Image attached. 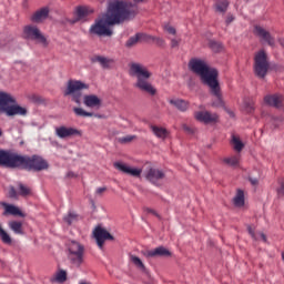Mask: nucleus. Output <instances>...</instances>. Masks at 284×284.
<instances>
[{
	"label": "nucleus",
	"instance_id": "f8f14e48",
	"mask_svg": "<svg viewBox=\"0 0 284 284\" xmlns=\"http://www.w3.org/2000/svg\"><path fill=\"white\" fill-rule=\"evenodd\" d=\"M207 87H210L211 93L215 97V100L213 101L212 105L216 106V108H223L225 104L222 99L219 81L216 80V81L212 82L211 84H209Z\"/></svg>",
	"mask_w": 284,
	"mask_h": 284
},
{
	"label": "nucleus",
	"instance_id": "2f4dec72",
	"mask_svg": "<svg viewBox=\"0 0 284 284\" xmlns=\"http://www.w3.org/2000/svg\"><path fill=\"white\" fill-rule=\"evenodd\" d=\"M233 201H234L235 207H243L244 192L242 190H239Z\"/></svg>",
	"mask_w": 284,
	"mask_h": 284
},
{
	"label": "nucleus",
	"instance_id": "c85d7f7f",
	"mask_svg": "<svg viewBox=\"0 0 284 284\" xmlns=\"http://www.w3.org/2000/svg\"><path fill=\"white\" fill-rule=\"evenodd\" d=\"M0 241H2V243H4L6 245H12V237L10 236V234H8V232H6V230H3V227H1V225H0Z\"/></svg>",
	"mask_w": 284,
	"mask_h": 284
},
{
	"label": "nucleus",
	"instance_id": "423d86ee",
	"mask_svg": "<svg viewBox=\"0 0 284 284\" xmlns=\"http://www.w3.org/2000/svg\"><path fill=\"white\" fill-rule=\"evenodd\" d=\"M68 261L75 267L80 268L83 264L84 247L77 241H71L68 244Z\"/></svg>",
	"mask_w": 284,
	"mask_h": 284
},
{
	"label": "nucleus",
	"instance_id": "a211bd4d",
	"mask_svg": "<svg viewBox=\"0 0 284 284\" xmlns=\"http://www.w3.org/2000/svg\"><path fill=\"white\" fill-rule=\"evenodd\" d=\"M143 254L146 258H155L156 256H171L170 251L164 246H159L156 248L145 251Z\"/></svg>",
	"mask_w": 284,
	"mask_h": 284
},
{
	"label": "nucleus",
	"instance_id": "ddd939ff",
	"mask_svg": "<svg viewBox=\"0 0 284 284\" xmlns=\"http://www.w3.org/2000/svg\"><path fill=\"white\" fill-rule=\"evenodd\" d=\"M194 116L197 121L205 124L215 123L219 120V115L216 113H211L209 111L195 112Z\"/></svg>",
	"mask_w": 284,
	"mask_h": 284
},
{
	"label": "nucleus",
	"instance_id": "9b49d317",
	"mask_svg": "<svg viewBox=\"0 0 284 284\" xmlns=\"http://www.w3.org/2000/svg\"><path fill=\"white\" fill-rule=\"evenodd\" d=\"M93 239H95L100 250H102L105 241H113V236L105 229L101 226H97L93 230Z\"/></svg>",
	"mask_w": 284,
	"mask_h": 284
},
{
	"label": "nucleus",
	"instance_id": "f03ea898",
	"mask_svg": "<svg viewBox=\"0 0 284 284\" xmlns=\"http://www.w3.org/2000/svg\"><path fill=\"white\" fill-rule=\"evenodd\" d=\"M0 165L36 170L37 172L48 168V163L43 158L21 155L12 150H0Z\"/></svg>",
	"mask_w": 284,
	"mask_h": 284
},
{
	"label": "nucleus",
	"instance_id": "a878e982",
	"mask_svg": "<svg viewBox=\"0 0 284 284\" xmlns=\"http://www.w3.org/2000/svg\"><path fill=\"white\" fill-rule=\"evenodd\" d=\"M94 62H99L100 65L103 68V69H109L110 65L113 63V61L111 59H108L105 57H101V55H98L93 59Z\"/></svg>",
	"mask_w": 284,
	"mask_h": 284
},
{
	"label": "nucleus",
	"instance_id": "e433bc0d",
	"mask_svg": "<svg viewBox=\"0 0 284 284\" xmlns=\"http://www.w3.org/2000/svg\"><path fill=\"white\" fill-rule=\"evenodd\" d=\"M227 7H229V2L226 0L219 1L215 4L216 11L220 13H224L227 10Z\"/></svg>",
	"mask_w": 284,
	"mask_h": 284
},
{
	"label": "nucleus",
	"instance_id": "6e6552de",
	"mask_svg": "<svg viewBox=\"0 0 284 284\" xmlns=\"http://www.w3.org/2000/svg\"><path fill=\"white\" fill-rule=\"evenodd\" d=\"M270 69V62L267 60V54L264 50L258 51L255 53L254 57V72L255 74L263 79L265 78L267 71Z\"/></svg>",
	"mask_w": 284,
	"mask_h": 284
},
{
	"label": "nucleus",
	"instance_id": "ea45409f",
	"mask_svg": "<svg viewBox=\"0 0 284 284\" xmlns=\"http://www.w3.org/2000/svg\"><path fill=\"white\" fill-rule=\"evenodd\" d=\"M77 215L72 212H70L67 216H64V221L65 223H68V225H71V223H73V221H75Z\"/></svg>",
	"mask_w": 284,
	"mask_h": 284
},
{
	"label": "nucleus",
	"instance_id": "5701e85b",
	"mask_svg": "<svg viewBox=\"0 0 284 284\" xmlns=\"http://www.w3.org/2000/svg\"><path fill=\"white\" fill-rule=\"evenodd\" d=\"M150 129L152 130L153 134L159 139L164 140L169 135V132L165 128L151 124Z\"/></svg>",
	"mask_w": 284,
	"mask_h": 284
},
{
	"label": "nucleus",
	"instance_id": "39448f33",
	"mask_svg": "<svg viewBox=\"0 0 284 284\" xmlns=\"http://www.w3.org/2000/svg\"><path fill=\"white\" fill-rule=\"evenodd\" d=\"M6 113L9 116L12 115H27L28 110L17 104V100L12 94L0 91V115Z\"/></svg>",
	"mask_w": 284,
	"mask_h": 284
},
{
	"label": "nucleus",
	"instance_id": "c756f323",
	"mask_svg": "<svg viewBox=\"0 0 284 284\" xmlns=\"http://www.w3.org/2000/svg\"><path fill=\"white\" fill-rule=\"evenodd\" d=\"M130 262L140 271L144 272L145 271V265L143 262L140 260V257L135 255H130Z\"/></svg>",
	"mask_w": 284,
	"mask_h": 284
},
{
	"label": "nucleus",
	"instance_id": "6ab92c4d",
	"mask_svg": "<svg viewBox=\"0 0 284 284\" xmlns=\"http://www.w3.org/2000/svg\"><path fill=\"white\" fill-rule=\"evenodd\" d=\"M93 12H94V10L92 8H90V7H87V6L78 7L77 10H75L77 18L73 19V20H70L69 22L71 24H74L75 22L84 19L87 16H89V14H91Z\"/></svg>",
	"mask_w": 284,
	"mask_h": 284
},
{
	"label": "nucleus",
	"instance_id": "49530a36",
	"mask_svg": "<svg viewBox=\"0 0 284 284\" xmlns=\"http://www.w3.org/2000/svg\"><path fill=\"white\" fill-rule=\"evenodd\" d=\"M103 192H106V187H98L95 191L97 196H101V194H103Z\"/></svg>",
	"mask_w": 284,
	"mask_h": 284
},
{
	"label": "nucleus",
	"instance_id": "864d4df0",
	"mask_svg": "<svg viewBox=\"0 0 284 284\" xmlns=\"http://www.w3.org/2000/svg\"><path fill=\"white\" fill-rule=\"evenodd\" d=\"M252 185H257L258 181L257 179H250Z\"/></svg>",
	"mask_w": 284,
	"mask_h": 284
},
{
	"label": "nucleus",
	"instance_id": "cd10ccee",
	"mask_svg": "<svg viewBox=\"0 0 284 284\" xmlns=\"http://www.w3.org/2000/svg\"><path fill=\"white\" fill-rule=\"evenodd\" d=\"M270 123L273 129H278L284 124V116L283 115H273L271 118Z\"/></svg>",
	"mask_w": 284,
	"mask_h": 284
},
{
	"label": "nucleus",
	"instance_id": "09e8293b",
	"mask_svg": "<svg viewBox=\"0 0 284 284\" xmlns=\"http://www.w3.org/2000/svg\"><path fill=\"white\" fill-rule=\"evenodd\" d=\"M182 128L189 134H192L194 132V130L186 124H183Z\"/></svg>",
	"mask_w": 284,
	"mask_h": 284
},
{
	"label": "nucleus",
	"instance_id": "9d476101",
	"mask_svg": "<svg viewBox=\"0 0 284 284\" xmlns=\"http://www.w3.org/2000/svg\"><path fill=\"white\" fill-rule=\"evenodd\" d=\"M254 34L261 40V42L267 43L271 47L275 45V38L264 27L255 26Z\"/></svg>",
	"mask_w": 284,
	"mask_h": 284
},
{
	"label": "nucleus",
	"instance_id": "412c9836",
	"mask_svg": "<svg viewBox=\"0 0 284 284\" xmlns=\"http://www.w3.org/2000/svg\"><path fill=\"white\" fill-rule=\"evenodd\" d=\"M83 103L85 106L93 109H99L101 106V100L94 94L84 95Z\"/></svg>",
	"mask_w": 284,
	"mask_h": 284
},
{
	"label": "nucleus",
	"instance_id": "72a5a7b5",
	"mask_svg": "<svg viewBox=\"0 0 284 284\" xmlns=\"http://www.w3.org/2000/svg\"><path fill=\"white\" fill-rule=\"evenodd\" d=\"M18 194L19 196H30L32 194V190L27 185L19 183L18 184Z\"/></svg>",
	"mask_w": 284,
	"mask_h": 284
},
{
	"label": "nucleus",
	"instance_id": "0eeeda50",
	"mask_svg": "<svg viewBox=\"0 0 284 284\" xmlns=\"http://www.w3.org/2000/svg\"><path fill=\"white\" fill-rule=\"evenodd\" d=\"M89 89V84L78 81V80H70L67 84V89L64 91L65 97H71V100L74 101L77 104L81 103L82 90Z\"/></svg>",
	"mask_w": 284,
	"mask_h": 284
},
{
	"label": "nucleus",
	"instance_id": "7c9ffc66",
	"mask_svg": "<svg viewBox=\"0 0 284 284\" xmlns=\"http://www.w3.org/2000/svg\"><path fill=\"white\" fill-rule=\"evenodd\" d=\"M67 281V272L63 270H60L55 273V276L51 280L52 283L57 282L59 284H62Z\"/></svg>",
	"mask_w": 284,
	"mask_h": 284
},
{
	"label": "nucleus",
	"instance_id": "a19ab883",
	"mask_svg": "<svg viewBox=\"0 0 284 284\" xmlns=\"http://www.w3.org/2000/svg\"><path fill=\"white\" fill-rule=\"evenodd\" d=\"M136 136L135 135H125L123 138H120L119 141L121 143H129L131 141H133Z\"/></svg>",
	"mask_w": 284,
	"mask_h": 284
},
{
	"label": "nucleus",
	"instance_id": "4be33fe9",
	"mask_svg": "<svg viewBox=\"0 0 284 284\" xmlns=\"http://www.w3.org/2000/svg\"><path fill=\"white\" fill-rule=\"evenodd\" d=\"M48 16H49V9L42 8L32 14L31 21H33L36 23H41V22H43V20H45L48 18Z\"/></svg>",
	"mask_w": 284,
	"mask_h": 284
},
{
	"label": "nucleus",
	"instance_id": "f704fd0d",
	"mask_svg": "<svg viewBox=\"0 0 284 284\" xmlns=\"http://www.w3.org/2000/svg\"><path fill=\"white\" fill-rule=\"evenodd\" d=\"M223 161L227 165L235 168L240 163V156L239 155H233V156H230V158H225Z\"/></svg>",
	"mask_w": 284,
	"mask_h": 284
},
{
	"label": "nucleus",
	"instance_id": "f3484780",
	"mask_svg": "<svg viewBox=\"0 0 284 284\" xmlns=\"http://www.w3.org/2000/svg\"><path fill=\"white\" fill-rule=\"evenodd\" d=\"M264 101L274 108L281 109L284 106V97L282 94L266 95Z\"/></svg>",
	"mask_w": 284,
	"mask_h": 284
},
{
	"label": "nucleus",
	"instance_id": "7ed1b4c3",
	"mask_svg": "<svg viewBox=\"0 0 284 284\" xmlns=\"http://www.w3.org/2000/svg\"><path fill=\"white\" fill-rule=\"evenodd\" d=\"M129 74L138 79L135 87L151 95L156 93V89L148 81L151 72L141 63L132 62L130 64Z\"/></svg>",
	"mask_w": 284,
	"mask_h": 284
},
{
	"label": "nucleus",
	"instance_id": "2eb2a0df",
	"mask_svg": "<svg viewBox=\"0 0 284 284\" xmlns=\"http://www.w3.org/2000/svg\"><path fill=\"white\" fill-rule=\"evenodd\" d=\"M55 134L60 139H65V138H70L73 135H81V131H79L75 128H71V126L68 128V126L62 125V126L55 128Z\"/></svg>",
	"mask_w": 284,
	"mask_h": 284
},
{
	"label": "nucleus",
	"instance_id": "6e6d98bb",
	"mask_svg": "<svg viewBox=\"0 0 284 284\" xmlns=\"http://www.w3.org/2000/svg\"><path fill=\"white\" fill-rule=\"evenodd\" d=\"M281 44L284 47V39H283V40H281Z\"/></svg>",
	"mask_w": 284,
	"mask_h": 284
},
{
	"label": "nucleus",
	"instance_id": "4468645a",
	"mask_svg": "<svg viewBox=\"0 0 284 284\" xmlns=\"http://www.w3.org/2000/svg\"><path fill=\"white\" fill-rule=\"evenodd\" d=\"M144 176L146 181H150V183H153V185H158L159 181H162L164 179V173L159 169L150 168L145 172Z\"/></svg>",
	"mask_w": 284,
	"mask_h": 284
},
{
	"label": "nucleus",
	"instance_id": "4d7b16f0",
	"mask_svg": "<svg viewBox=\"0 0 284 284\" xmlns=\"http://www.w3.org/2000/svg\"><path fill=\"white\" fill-rule=\"evenodd\" d=\"M282 258H283V261H284V252L282 253Z\"/></svg>",
	"mask_w": 284,
	"mask_h": 284
},
{
	"label": "nucleus",
	"instance_id": "79ce46f5",
	"mask_svg": "<svg viewBox=\"0 0 284 284\" xmlns=\"http://www.w3.org/2000/svg\"><path fill=\"white\" fill-rule=\"evenodd\" d=\"M254 104L252 102H245L244 103V110L247 112V113H252L254 111Z\"/></svg>",
	"mask_w": 284,
	"mask_h": 284
},
{
	"label": "nucleus",
	"instance_id": "aec40b11",
	"mask_svg": "<svg viewBox=\"0 0 284 284\" xmlns=\"http://www.w3.org/2000/svg\"><path fill=\"white\" fill-rule=\"evenodd\" d=\"M3 207V216H7V214H11V216H21L22 219L26 217V214H23V212H21V210L16 205L4 203Z\"/></svg>",
	"mask_w": 284,
	"mask_h": 284
},
{
	"label": "nucleus",
	"instance_id": "3c124183",
	"mask_svg": "<svg viewBox=\"0 0 284 284\" xmlns=\"http://www.w3.org/2000/svg\"><path fill=\"white\" fill-rule=\"evenodd\" d=\"M234 20V17L230 14L226 19V23L230 24Z\"/></svg>",
	"mask_w": 284,
	"mask_h": 284
},
{
	"label": "nucleus",
	"instance_id": "1a4fd4ad",
	"mask_svg": "<svg viewBox=\"0 0 284 284\" xmlns=\"http://www.w3.org/2000/svg\"><path fill=\"white\" fill-rule=\"evenodd\" d=\"M24 36L31 40H36L38 43L42 44L43 47L48 45V41L41 30L36 26H27L23 30Z\"/></svg>",
	"mask_w": 284,
	"mask_h": 284
},
{
	"label": "nucleus",
	"instance_id": "de8ad7c7",
	"mask_svg": "<svg viewBox=\"0 0 284 284\" xmlns=\"http://www.w3.org/2000/svg\"><path fill=\"white\" fill-rule=\"evenodd\" d=\"M180 42H181L180 39H172L171 40V47L176 48V47H179Z\"/></svg>",
	"mask_w": 284,
	"mask_h": 284
},
{
	"label": "nucleus",
	"instance_id": "c03bdc74",
	"mask_svg": "<svg viewBox=\"0 0 284 284\" xmlns=\"http://www.w3.org/2000/svg\"><path fill=\"white\" fill-rule=\"evenodd\" d=\"M164 30L173 36L176 33V30L173 27H171L170 24H165Z\"/></svg>",
	"mask_w": 284,
	"mask_h": 284
},
{
	"label": "nucleus",
	"instance_id": "37998d69",
	"mask_svg": "<svg viewBox=\"0 0 284 284\" xmlns=\"http://www.w3.org/2000/svg\"><path fill=\"white\" fill-rule=\"evenodd\" d=\"M9 196L11 199H17V196H19V193H17V190L14 189V186H11L9 190Z\"/></svg>",
	"mask_w": 284,
	"mask_h": 284
},
{
	"label": "nucleus",
	"instance_id": "8fccbe9b",
	"mask_svg": "<svg viewBox=\"0 0 284 284\" xmlns=\"http://www.w3.org/2000/svg\"><path fill=\"white\" fill-rule=\"evenodd\" d=\"M133 2H134V4H132V6H135L136 7V4H140V3H145L148 0H132ZM136 9H138V7H136Z\"/></svg>",
	"mask_w": 284,
	"mask_h": 284
},
{
	"label": "nucleus",
	"instance_id": "603ef678",
	"mask_svg": "<svg viewBox=\"0 0 284 284\" xmlns=\"http://www.w3.org/2000/svg\"><path fill=\"white\" fill-rule=\"evenodd\" d=\"M153 40H155L158 43H160V44H163L164 43V41L162 40V39H160V38H152Z\"/></svg>",
	"mask_w": 284,
	"mask_h": 284
},
{
	"label": "nucleus",
	"instance_id": "bb28decb",
	"mask_svg": "<svg viewBox=\"0 0 284 284\" xmlns=\"http://www.w3.org/2000/svg\"><path fill=\"white\" fill-rule=\"evenodd\" d=\"M170 103L173 104L175 108H178L182 112L186 111L189 108V103L181 99L170 100Z\"/></svg>",
	"mask_w": 284,
	"mask_h": 284
},
{
	"label": "nucleus",
	"instance_id": "4c0bfd02",
	"mask_svg": "<svg viewBox=\"0 0 284 284\" xmlns=\"http://www.w3.org/2000/svg\"><path fill=\"white\" fill-rule=\"evenodd\" d=\"M73 111H74V113H75L78 116L87 118V116H92V115H93V113L87 112V111H84L82 108H74Z\"/></svg>",
	"mask_w": 284,
	"mask_h": 284
},
{
	"label": "nucleus",
	"instance_id": "58836bf2",
	"mask_svg": "<svg viewBox=\"0 0 284 284\" xmlns=\"http://www.w3.org/2000/svg\"><path fill=\"white\" fill-rule=\"evenodd\" d=\"M210 48L214 51V52H220L223 50V45L220 42L216 41H211L210 42Z\"/></svg>",
	"mask_w": 284,
	"mask_h": 284
},
{
	"label": "nucleus",
	"instance_id": "473e14b6",
	"mask_svg": "<svg viewBox=\"0 0 284 284\" xmlns=\"http://www.w3.org/2000/svg\"><path fill=\"white\" fill-rule=\"evenodd\" d=\"M231 143H232L234 150L237 151V152H241L243 150V148H244V143L236 135H232Z\"/></svg>",
	"mask_w": 284,
	"mask_h": 284
},
{
	"label": "nucleus",
	"instance_id": "dca6fc26",
	"mask_svg": "<svg viewBox=\"0 0 284 284\" xmlns=\"http://www.w3.org/2000/svg\"><path fill=\"white\" fill-rule=\"evenodd\" d=\"M114 166L120 170V172H123L124 174H130L131 176H140L142 173L141 169L138 168H131L124 163L115 162Z\"/></svg>",
	"mask_w": 284,
	"mask_h": 284
},
{
	"label": "nucleus",
	"instance_id": "5fc2aeb1",
	"mask_svg": "<svg viewBox=\"0 0 284 284\" xmlns=\"http://www.w3.org/2000/svg\"><path fill=\"white\" fill-rule=\"evenodd\" d=\"M148 212H149V214H153L154 216H158L156 212L153 211L152 209H149Z\"/></svg>",
	"mask_w": 284,
	"mask_h": 284
},
{
	"label": "nucleus",
	"instance_id": "c9c22d12",
	"mask_svg": "<svg viewBox=\"0 0 284 284\" xmlns=\"http://www.w3.org/2000/svg\"><path fill=\"white\" fill-rule=\"evenodd\" d=\"M248 234H251V236L253 239H255V241H260V239H261L262 241H264V243H267L266 235L264 233H261V232L255 234L251 226H248Z\"/></svg>",
	"mask_w": 284,
	"mask_h": 284
},
{
	"label": "nucleus",
	"instance_id": "20e7f679",
	"mask_svg": "<svg viewBox=\"0 0 284 284\" xmlns=\"http://www.w3.org/2000/svg\"><path fill=\"white\" fill-rule=\"evenodd\" d=\"M191 71L201 77L204 84L209 85L217 81L219 72L211 68L204 60L194 58L189 62Z\"/></svg>",
	"mask_w": 284,
	"mask_h": 284
},
{
	"label": "nucleus",
	"instance_id": "f257e3e1",
	"mask_svg": "<svg viewBox=\"0 0 284 284\" xmlns=\"http://www.w3.org/2000/svg\"><path fill=\"white\" fill-rule=\"evenodd\" d=\"M138 14V8L131 2L113 0L108 3L106 12L98 18L90 27L89 33L93 37H111L112 26L132 20Z\"/></svg>",
	"mask_w": 284,
	"mask_h": 284
},
{
	"label": "nucleus",
	"instance_id": "b1692460",
	"mask_svg": "<svg viewBox=\"0 0 284 284\" xmlns=\"http://www.w3.org/2000/svg\"><path fill=\"white\" fill-rule=\"evenodd\" d=\"M146 38L145 34L143 33H136L135 36L131 37L126 43H125V47L126 48H132L134 47L140 40H144Z\"/></svg>",
	"mask_w": 284,
	"mask_h": 284
},
{
	"label": "nucleus",
	"instance_id": "a18cd8bd",
	"mask_svg": "<svg viewBox=\"0 0 284 284\" xmlns=\"http://www.w3.org/2000/svg\"><path fill=\"white\" fill-rule=\"evenodd\" d=\"M278 196H284V180L281 182V186L277 189Z\"/></svg>",
	"mask_w": 284,
	"mask_h": 284
},
{
	"label": "nucleus",
	"instance_id": "13d9d810",
	"mask_svg": "<svg viewBox=\"0 0 284 284\" xmlns=\"http://www.w3.org/2000/svg\"><path fill=\"white\" fill-rule=\"evenodd\" d=\"M80 284H90V283L81 282Z\"/></svg>",
	"mask_w": 284,
	"mask_h": 284
},
{
	"label": "nucleus",
	"instance_id": "393cba45",
	"mask_svg": "<svg viewBox=\"0 0 284 284\" xmlns=\"http://www.w3.org/2000/svg\"><path fill=\"white\" fill-rule=\"evenodd\" d=\"M9 229L14 232V234H23V223L19 221H10Z\"/></svg>",
	"mask_w": 284,
	"mask_h": 284
}]
</instances>
